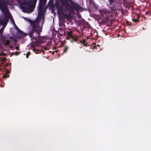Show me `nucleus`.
<instances>
[{
    "mask_svg": "<svg viewBox=\"0 0 151 151\" xmlns=\"http://www.w3.org/2000/svg\"><path fill=\"white\" fill-rule=\"evenodd\" d=\"M27 21L30 23V26L32 27V30L29 32V35L30 37L32 38L35 40L40 39V33L42 31V28H40L39 25V22L41 20V17H37L33 21L27 18Z\"/></svg>",
    "mask_w": 151,
    "mask_h": 151,
    "instance_id": "obj_1",
    "label": "nucleus"
},
{
    "mask_svg": "<svg viewBox=\"0 0 151 151\" xmlns=\"http://www.w3.org/2000/svg\"><path fill=\"white\" fill-rule=\"evenodd\" d=\"M37 1V0H17L22 11L26 13H31L33 11Z\"/></svg>",
    "mask_w": 151,
    "mask_h": 151,
    "instance_id": "obj_2",
    "label": "nucleus"
},
{
    "mask_svg": "<svg viewBox=\"0 0 151 151\" xmlns=\"http://www.w3.org/2000/svg\"><path fill=\"white\" fill-rule=\"evenodd\" d=\"M67 9L70 14H74L75 13V10L77 12L76 15L78 18L81 19L82 16L79 13V11L82 10V8L78 4L74 3L71 4L69 7L67 8Z\"/></svg>",
    "mask_w": 151,
    "mask_h": 151,
    "instance_id": "obj_3",
    "label": "nucleus"
},
{
    "mask_svg": "<svg viewBox=\"0 0 151 151\" xmlns=\"http://www.w3.org/2000/svg\"><path fill=\"white\" fill-rule=\"evenodd\" d=\"M109 1L111 6V11H115L117 10L120 11L122 13V9L120 6V0H108Z\"/></svg>",
    "mask_w": 151,
    "mask_h": 151,
    "instance_id": "obj_4",
    "label": "nucleus"
},
{
    "mask_svg": "<svg viewBox=\"0 0 151 151\" xmlns=\"http://www.w3.org/2000/svg\"><path fill=\"white\" fill-rule=\"evenodd\" d=\"M45 12V5L39 4L38 6V14L40 17L43 16Z\"/></svg>",
    "mask_w": 151,
    "mask_h": 151,
    "instance_id": "obj_5",
    "label": "nucleus"
},
{
    "mask_svg": "<svg viewBox=\"0 0 151 151\" xmlns=\"http://www.w3.org/2000/svg\"><path fill=\"white\" fill-rule=\"evenodd\" d=\"M11 21L14 25L15 29L17 30V33L20 34L21 37L25 36L28 35L27 34H26L23 32L19 29L16 24L14 20L12 19V18H11Z\"/></svg>",
    "mask_w": 151,
    "mask_h": 151,
    "instance_id": "obj_6",
    "label": "nucleus"
},
{
    "mask_svg": "<svg viewBox=\"0 0 151 151\" xmlns=\"http://www.w3.org/2000/svg\"><path fill=\"white\" fill-rule=\"evenodd\" d=\"M68 37L70 38L72 40L71 41L72 42H77V40L78 39V37L77 36H75L74 37L73 36L72 32L70 31L68 32L67 33Z\"/></svg>",
    "mask_w": 151,
    "mask_h": 151,
    "instance_id": "obj_7",
    "label": "nucleus"
},
{
    "mask_svg": "<svg viewBox=\"0 0 151 151\" xmlns=\"http://www.w3.org/2000/svg\"><path fill=\"white\" fill-rule=\"evenodd\" d=\"M1 2H0V9L3 12H5V10H7V7L5 1L3 0H1Z\"/></svg>",
    "mask_w": 151,
    "mask_h": 151,
    "instance_id": "obj_8",
    "label": "nucleus"
},
{
    "mask_svg": "<svg viewBox=\"0 0 151 151\" xmlns=\"http://www.w3.org/2000/svg\"><path fill=\"white\" fill-rule=\"evenodd\" d=\"M68 4L69 6L68 7L66 6V9H63L62 8V11H60V12H61L62 14L67 18H69L70 17V16L67 14V11H68L67 8L69 7H70V6L71 5H70L69 4Z\"/></svg>",
    "mask_w": 151,
    "mask_h": 151,
    "instance_id": "obj_9",
    "label": "nucleus"
},
{
    "mask_svg": "<svg viewBox=\"0 0 151 151\" xmlns=\"http://www.w3.org/2000/svg\"><path fill=\"white\" fill-rule=\"evenodd\" d=\"M56 6L57 7L58 11L60 12V11H62V9L63 8L62 5H61L60 2L56 1L55 3Z\"/></svg>",
    "mask_w": 151,
    "mask_h": 151,
    "instance_id": "obj_10",
    "label": "nucleus"
},
{
    "mask_svg": "<svg viewBox=\"0 0 151 151\" xmlns=\"http://www.w3.org/2000/svg\"><path fill=\"white\" fill-rule=\"evenodd\" d=\"M4 12L5 13V19L6 21L7 22L8 21L9 19L10 18L11 19V18H12V17L11 15L8 11H7V13H5V12Z\"/></svg>",
    "mask_w": 151,
    "mask_h": 151,
    "instance_id": "obj_11",
    "label": "nucleus"
},
{
    "mask_svg": "<svg viewBox=\"0 0 151 151\" xmlns=\"http://www.w3.org/2000/svg\"><path fill=\"white\" fill-rule=\"evenodd\" d=\"M135 17H136V19L134 18L132 19V21L134 22H139L140 17V16L138 14H137L135 16Z\"/></svg>",
    "mask_w": 151,
    "mask_h": 151,
    "instance_id": "obj_12",
    "label": "nucleus"
},
{
    "mask_svg": "<svg viewBox=\"0 0 151 151\" xmlns=\"http://www.w3.org/2000/svg\"><path fill=\"white\" fill-rule=\"evenodd\" d=\"M10 41L9 40H3L2 42L5 45H9L10 43Z\"/></svg>",
    "mask_w": 151,
    "mask_h": 151,
    "instance_id": "obj_13",
    "label": "nucleus"
},
{
    "mask_svg": "<svg viewBox=\"0 0 151 151\" xmlns=\"http://www.w3.org/2000/svg\"><path fill=\"white\" fill-rule=\"evenodd\" d=\"M9 70H8L7 69H6V73L4 74L3 76V78H8L9 76V74L8 75V74H9Z\"/></svg>",
    "mask_w": 151,
    "mask_h": 151,
    "instance_id": "obj_14",
    "label": "nucleus"
},
{
    "mask_svg": "<svg viewBox=\"0 0 151 151\" xmlns=\"http://www.w3.org/2000/svg\"><path fill=\"white\" fill-rule=\"evenodd\" d=\"M108 14V12L106 11H103L101 15L103 17H108L107 14Z\"/></svg>",
    "mask_w": 151,
    "mask_h": 151,
    "instance_id": "obj_15",
    "label": "nucleus"
},
{
    "mask_svg": "<svg viewBox=\"0 0 151 151\" xmlns=\"http://www.w3.org/2000/svg\"><path fill=\"white\" fill-rule=\"evenodd\" d=\"M86 40L85 39H83L82 40H80L79 41V43H81V44L83 45V46H86L87 45V43H86Z\"/></svg>",
    "mask_w": 151,
    "mask_h": 151,
    "instance_id": "obj_16",
    "label": "nucleus"
},
{
    "mask_svg": "<svg viewBox=\"0 0 151 151\" xmlns=\"http://www.w3.org/2000/svg\"><path fill=\"white\" fill-rule=\"evenodd\" d=\"M46 4V1L45 0H40L39 4L45 5Z\"/></svg>",
    "mask_w": 151,
    "mask_h": 151,
    "instance_id": "obj_17",
    "label": "nucleus"
},
{
    "mask_svg": "<svg viewBox=\"0 0 151 151\" xmlns=\"http://www.w3.org/2000/svg\"><path fill=\"white\" fill-rule=\"evenodd\" d=\"M68 47L67 46L65 47L64 49L63 52L66 53L67 51L68 50Z\"/></svg>",
    "mask_w": 151,
    "mask_h": 151,
    "instance_id": "obj_18",
    "label": "nucleus"
},
{
    "mask_svg": "<svg viewBox=\"0 0 151 151\" xmlns=\"http://www.w3.org/2000/svg\"><path fill=\"white\" fill-rule=\"evenodd\" d=\"M19 52H17V51H16L15 52H12L11 55H18L19 54Z\"/></svg>",
    "mask_w": 151,
    "mask_h": 151,
    "instance_id": "obj_19",
    "label": "nucleus"
},
{
    "mask_svg": "<svg viewBox=\"0 0 151 151\" xmlns=\"http://www.w3.org/2000/svg\"><path fill=\"white\" fill-rule=\"evenodd\" d=\"M4 27H2L0 29V34H2L4 31Z\"/></svg>",
    "mask_w": 151,
    "mask_h": 151,
    "instance_id": "obj_20",
    "label": "nucleus"
},
{
    "mask_svg": "<svg viewBox=\"0 0 151 151\" xmlns=\"http://www.w3.org/2000/svg\"><path fill=\"white\" fill-rule=\"evenodd\" d=\"M105 23V22L104 20H101V24H104Z\"/></svg>",
    "mask_w": 151,
    "mask_h": 151,
    "instance_id": "obj_21",
    "label": "nucleus"
},
{
    "mask_svg": "<svg viewBox=\"0 0 151 151\" xmlns=\"http://www.w3.org/2000/svg\"><path fill=\"white\" fill-rule=\"evenodd\" d=\"M30 52H28L26 55V58H28L29 56L30 55Z\"/></svg>",
    "mask_w": 151,
    "mask_h": 151,
    "instance_id": "obj_22",
    "label": "nucleus"
},
{
    "mask_svg": "<svg viewBox=\"0 0 151 151\" xmlns=\"http://www.w3.org/2000/svg\"><path fill=\"white\" fill-rule=\"evenodd\" d=\"M42 27H41V28H42V26L43 24H44V22H45V19H44V18H42Z\"/></svg>",
    "mask_w": 151,
    "mask_h": 151,
    "instance_id": "obj_23",
    "label": "nucleus"
},
{
    "mask_svg": "<svg viewBox=\"0 0 151 151\" xmlns=\"http://www.w3.org/2000/svg\"><path fill=\"white\" fill-rule=\"evenodd\" d=\"M126 24L128 26H130L131 25V23L128 21H127L126 22Z\"/></svg>",
    "mask_w": 151,
    "mask_h": 151,
    "instance_id": "obj_24",
    "label": "nucleus"
},
{
    "mask_svg": "<svg viewBox=\"0 0 151 151\" xmlns=\"http://www.w3.org/2000/svg\"><path fill=\"white\" fill-rule=\"evenodd\" d=\"M89 3L90 4H93V0H89Z\"/></svg>",
    "mask_w": 151,
    "mask_h": 151,
    "instance_id": "obj_25",
    "label": "nucleus"
},
{
    "mask_svg": "<svg viewBox=\"0 0 151 151\" xmlns=\"http://www.w3.org/2000/svg\"><path fill=\"white\" fill-rule=\"evenodd\" d=\"M66 2H67V3H68V2H71L72 1L71 0H65Z\"/></svg>",
    "mask_w": 151,
    "mask_h": 151,
    "instance_id": "obj_26",
    "label": "nucleus"
},
{
    "mask_svg": "<svg viewBox=\"0 0 151 151\" xmlns=\"http://www.w3.org/2000/svg\"><path fill=\"white\" fill-rule=\"evenodd\" d=\"M9 66V67H10V68H11V64H9V63H8V64H6V65H5V67H6V66Z\"/></svg>",
    "mask_w": 151,
    "mask_h": 151,
    "instance_id": "obj_27",
    "label": "nucleus"
},
{
    "mask_svg": "<svg viewBox=\"0 0 151 151\" xmlns=\"http://www.w3.org/2000/svg\"><path fill=\"white\" fill-rule=\"evenodd\" d=\"M15 49L16 50H18L19 49V47L18 46H16L15 47Z\"/></svg>",
    "mask_w": 151,
    "mask_h": 151,
    "instance_id": "obj_28",
    "label": "nucleus"
},
{
    "mask_svg": "<svg viewBox=\"0 0 151 151\" xmlns=\"http://www.w3.org/2000/svg\"><path fill=\"white\" fill-rule=\"evenodd\" d=\"M33 50L35 52V53H36L35 51H37V50H36V49H33Z\"/></svg>",
    "mask_w": 151,
    "mask_h": 151,
    "instance_id": "obj_29",
    "label": "nucleus"
},
{
    "mask_svg": "<svg viewBox=\"0 0 151 151\" xmlns=\"http://www.w3.org/2000/svg\"><path fill=\"white\" fill-rule=\"evenodd\" d=\"M99 24L100 25H101V22H100L99 21Z\"/></svg>",
    "mask_w": 151,
    "mask_h": 151,
    "instance_id": "obj_30",
    "label": "nucleus"
},
{
    "mask_svg": "<svg viewBox=\"0 0 151 151\" xmlns=\"http://www.w3.org/2000/svg\"><path fill=\"white\" fill-rule=\"evenodd\" d=\"M145 14H148V13H147V12H146Z\"/></svg>",
    "mask_w": 151,
    "mask_h": 151,
    "instance_id": "obj_31",
    "label": "nucleus"
},
{
    "mask_svg": "<svg viewBox=\"0 0 151 151\" xmlns=\"http://www.w3.org/2000/svg\"><path fill=\"white\" fill-rule=\"evenodd\" d=\"M32 47H34V46H33V45H32Z\"/></svg>",
    "mask_w": 151,
    "mask_h": 151,
    "instance_id": "obj_32",
    "label": "nucleus"
},
{
    "mask_svg": "<svg viewBox=\"0 0 151 151\" xmlns=\"http://www.w3.org/2000/svg\"><path fill=\"white\" fill-rule=\"evenodd\" d=\"M58 50H56L57 52H58Z\"/></svg>",
    "mask_w": 151,
    "mask_h": 151,
    "instance_id": "obj_33",
    "label": "nucleus"
}]
</instances>
